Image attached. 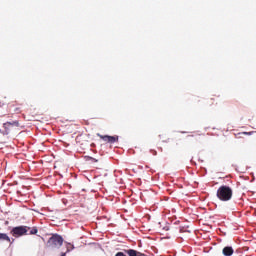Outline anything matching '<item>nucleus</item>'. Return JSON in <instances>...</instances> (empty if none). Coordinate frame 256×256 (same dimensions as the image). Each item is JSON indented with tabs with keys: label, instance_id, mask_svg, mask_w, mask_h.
Returning <instances> with one entry per match:
<instances>
[{
	"label": "nucleus",
	"instance_id": "nucleus-1",
	"mask_svg": "<svg viewBox=\"0 0 256 256\" xmlns=\"http://www.w3.org/2000/svg\"><path fill=\"white\" fill-rule=\"evenodd\" d=\"M37 233H39L37 227L29 226H16L10 231V235H12V237H15L16 239L19 237H23V235H37Z\"/></svg>",
	"mask_w": 256,
	"mask_h": 256
},
{
	"label": "nucleus",
	"instance_id": "nucleus-2",
	"mask_svg": "<svg viewBox=\"0 0 256 256\" xmlns=\"http://www.w3.org/2000/svg\"><path fill=\"white\" fill-rule=\"evenodd\" d=\"M216 197L223 202L231 201L233 199V188L227 185L220 186L216 192Z\"/></svg>",
	"mask_w": 256,
	"mask_h": 256
},
{
	"label": "nucleus",
	"instance_id": "nucleus-3",
	"mask_svg": "<svg viewBox=\"0 0 256 256\" xmlns=\"http://www.w3.org/2000/svg\"><path fill=\"white\" fill-rule=\"evenodd\" d=\"M63 245V236L59 234H53L47 241V247L50 249H59Z\"/></svg>",
	"mask_w": 256,
	"mask_h": 256
},
{
	"label": "nucleus",
	"instance_id": "nucleus-4",
	"mask_svg": "<svg viewBox=\"0 0 256 256\" xmlns=\"http://www.w3.org/2000/svg\"><path fill=\"white\" fill-rule=\"evenodd\" d=\"M98 137L104 141V143H110L111 145L113 143H119V136L118 135H114V136H109V135H101V134H97Z\"/></svg>",
	"mask_w": 256,
	"mask_h": 256
},
{
	"label": "nucleus",
	"instance_id": "nucleus-5",
	"mask_svg": "<svg viewBox=\"0 0 256 256\" xmlns=\"http://www.w3.org/2000/svg\"><path fill=\"white\" fill-rule=\"evenodd\" d=\"M222 253H223L224 256L233 255V253H234L233 247H231V246L224 247L223 250H222Z\"/></svg>",
	"mask_w": 256,
	"mask_h": 256
},
{
	"label": "nucleus",
	"instance_id": "nucleus-6",
	"mask_svg": "<svg viewBox=\"0 0 256 256\" xmlns=\"http://www.w3.org/2000/svg\"><path fill=\"white\" fill-rule=\"evenodd\" d=\"M0 241H6L7 243H13L11 242V238L9 237V235L5 234V233H0Z\"/></svg>",
	"mask_w": 256,
	"mask_h": 256
},
{
	"label": "nucleus",
	"instance_id": "nucleus-7",
	"mask_svg": "<svg viewBox=\"0 0 256 256\" xmlns=\"http://www.w3.org/2000/svg\"><path fill=\"white\" fill-rule=\"evenodd\" d=\"M4 135H9V131L11 129V122H6L3 124Z\"/></svg>",
	"mask_w": 256,
	"mask_h": 256
},
{
	"label": "nucleus",
	"instance_id": "nucleus-8",
	"mask_svg": "<svg viewBox=\"0 0 256 256\" xmlns=\"http://www.w3.org/2000/svg\"><path fill=\"white\" fill-rule=\"evenodd\" d=\"M125 253H127V255L129 256L141 255V252H137V250H133V249L125 250Z\"/></svg>",
	"mask_w": 256,
	"mask_h": 256
},
{
	"label": "nucleus",
	"instance_id": "nucleus-9",
	"mask_svg": "<svg viewBox=\"0 0 256 256\" xmlns=\"http://www.w3.org/2000/svg\"><path fill=\"white\" fill-rule=\"evenodd\" d=\"M66 249H67L66 252L69 253V251H73V249H75V247L73 246V244L68 243L66 246Z\"/></svg>",
	"mask_w": 256,
	"mask_h": 256
},
{
	"label": "nucleus",
	"instance_id": "nucleus-10",
	"mask_svg": "<svg viewBox=\"0 0 256 256\" xmlns=\"http://www.w3.org/2000/svg\"><path fill=\"white\" fill-rule=\"evenodd\" d=\"M10 127H19V121L15 120L10 122Z\"/></svg>",
	"mask_w": 256,
	"mask_h": 256
},
{
	"label": "nucleus",
	"instance_id": "nucleus-11",
	"mask_svg": "<svg viewBox=\"0 0 256 256\" xmlns=\"http://www.w3.org/2000/svg\"><path fill=\"white\" fill-rule=\"evenodd\" d=\"M243 135H253V132H243Z\"/></svg>",
	"mask_w": 256,
	"mask_h": 256
},
{
	"label": "nucleus",
	"instance_id": "nucleus-12",
	"mask_svg": "<svg viewBox=\"0 0 256 256\" xmlns=\"http://www.w3.org/2000/svg\"><path fill=\"white\" fill-rule=\"evenodd\" d=\"M76 141H77V143H80L81 137H77V138H76Z\"/></svg>",
	"mask_w": 256,
	"mask_h": 256
},
{
	"label": "nucleus",
	"instance_id": "nucleus-13",
	"mask_svg": "<svg viewBox=\"0 0 256 256\" xmlns=\"http://www.w3.org/2000/svg\"><path fill=\"white\" fill-rule=\"evenodd\" d=\"M190 137H195V135H188V138H190Z\"/></svg>",
	"mask_w": 256,
	"mask_h": 256
},
{
	"label": "nucleus",
	"instance_id": "nucleus-14",
	"mask_svg": "<svg viewBox=\"0 0 256 256\" xmlns=\"http://www.w3.org/2000/svg\"><path fill=\"white\" fill-rule=\"evenodd\" d=\"M142 255H143V256H145V255H144V254H142V253H140V254H137V256H142Z\"/></svg>",
	"mask_w": 256,
	"mask_h": 256
},
{
	"label": "nucleus",
	"instance_id": "nucleus-15",
	"mask_svg": "<svg viewBox=\"0 0 256 256\" xmlns=\"http://www.w3.org/2000/svg\"><path fill=\"white\" fill-rule=\"evenodd\" d=\"M153 154H154V155H157V151H154Z\"/></svg>",
	"mask_w": 256,
	"mask_h": 256
},
{
	"label": "nucleus",
	"instance_id": "nucleus-16",
	"mask_svg": "<svg viewBox=\"0 0 256 256\" xmlns=\"http://www.w3.org/2000/svg\"><path fill=\"white\" fill-rule=\"evenodd\" d=\"M94 161H95V162H97V160H96V159H94Z\"/></svg>",
	"mask_w": 256,
	"mask_h": 256
}]
</instances>
